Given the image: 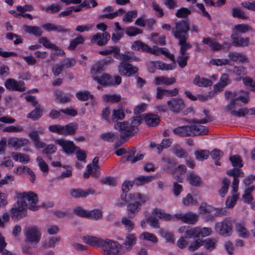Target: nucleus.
Wrapping results in <instances>:
<instances>
[{"label": "nucleus", "mask_w": 255, "mask_h": 255, "mask_svg": "<svg viewBox=\"0 0 255 255\" xmlns=\"http://www.w3.org/2000/svg\"><path fill=\"white\" fill-rule=\"evenodd\" d=\"M110 38V35L105 31L103 33H98L92 36L91 38L92 42H94L99 46H103L105 45Z\"/></svg>", "instance_id": "nucleus-16"}, {"label": "nucleus", "mask_w": 255, "mask_h": 255, "mask_svg": "<svg viewBox=\"0 0 255 255\" xmlns=\"http://www.w3.org/2000/svg\"><path fill=\"white\" fill-rule=\"evenodd\" d=\"M144 119L147 125L154 127L158 125L159 117L153 114H148L145 116Z\"/></svg>", "instance_id": "nucleus-28"}, {"label": "nucleus", "mask_w": 255, "mask_h": 255, "mask_svg": "<svg viewBox=\"0 0 255 255\" xmlns=\"http://www.w3.org/2000/svg\"><path fill=\"white\" fill-rule=\"evenodd\" d=\"M210 63L215 66L230 65V61L227 59H212Z\"/></svg>", "instance_id": "nucleus-55"}, {"label": "nucleus", "mask_w": 255, "mask_h": 255, "mask_svg": "<svg viewBox=\"0 0 255 255\" xmlns=\"http://www.w3.org/2000/svg\"><path fill=\"white\" fill-rule=\"evenodd\" d=\"M193 83L194 84L199 87L202 86L205 87L211 86L213 84L211 80L205 78H201L199 75H196L195 77Z\"/></svg>", "instance_id": "nucleus-25"}, {"label": "nucleus", "mask_w": 255, "mask_h": 255, "mask_svg": "<svg viewBox=\"0 0 255 255\" xmlns=\"http://www.w3.org/2000/svg\"><path fill=\"white\" fill-rule=\"evenodd\" d=\"M59 241V238H49L48 240H46L42 243V246L44 248L47 249L53 248L55 246V243Z\"/></svg>", "instance_id": "nucleus-60"}, {"label": "nucleus", "mask_w": 255, "mask_h": 255, "mask_svg": "<svg viewBox=\"0 0 255 255\" xmlns=\"http://www.w3.org/2000/svg\"><path fill=\"white\" fill-rule=\"evenodd\" d=\"M225 95L228 100L231 99L230 103L225 108L226 111H231V115L239 117L245 116L249 113V110L246 108L240 109L238 111L234 110L248 103L249 95L248 92L244 91H228L225 92Z\"/></svg>", "instance_id": "nucleus-2"}, {"label": "nucleus", "mask_w": 255, "mask_h": 255, "mask_svg": "<svg viewBox=\"0 0 255 255\" xmlns=\"http://www.w3.org/2000/svg\"><path fill=\"white\" fill-rule=\"evenodd\" d=\"M56 143L60 145L67 154H72L78 148V147L75 146L71 141L61 139L56 140Z\"/></svg>", "instance_id": "nucleus-15"}, {"label": "nucleus", "mask_w": 255, "mask_h": 255, "mask_svg": "<svg viewBox=\"0 0 255 255\" xmlns=\"http://www.w3.org/2000/svg\"><path fill=\"white\" fill-rule=\"evenodd\" d=\"M227 174L233 178H238L239 177H244V173L241 169L237 167H234L233 169L228 170Z\"/></svg>", "instance_id": "nucleus-45"}, {"label": "nucleus", "mask_w": 255, "mask_h": 255, "mask_svg": "<svg viewBox=\"0 0 255 255\" xmlns=\"http://www.w3.org/2000/svg\"><path fill=\"white\" fill-rule=\"evenodd\" d=\"M153 179L152 176H139L134 180V183L137 186H140L151 181Z\"/></svg>", "instance_id": "nucleus-33"}, {"label": "nucleus", "mask_w": 255, "mask_h": 255, "mask_svg": "<svg viewBox=\"0 0 255 255\" xmlns=\"http://www.w3.org/2000/svg\"><path fill=\"white\" fill-rule=\"evenodd\" d=\"M100 138L107 142H112L118 139V135L112 132H107L100 136Z\"/></svg>", "instance_id": "nucleus-30"}, {"label": "nucleus", "mask_w": 255, "mask_h": 255, "mask_svg": "<svg viewBox=\"0 0 255 255\" xmlns=\"http://www.w3.org/2000/svg\"><path fill=\"white\" fill-rule=\"evenodd\" d=\"M187 178L189 183L192 186H199L201 184V178L193 172H191L188 174Z\"/></svg>", "instance_id": "nucleus-32"}, {"label": "nucleus", "mask_w": 255, "mask_h": 255, "mask_svg": "<svg viewBox=\"0 0 255 255\" xmlns=\"http://www.w3.org/2000/svg\"><path fill=\"white\" fill-rule=\"evenodd\" d=\"M191 11L185 7H182L177 10L175 15L179 18H183L190 14Z\"/></svg>", "instance_id": "nucleus-58"}, {"label": "nucleus", "mask_w": 255, "mask_h": 255, "mask_svg": "<svg viewBox=\"0 0 255 255\" xmlns=\"http://www.w3.org/2000/svg\"><path fill=\"white\" fill-rule=\"evenodd\" d=\"M222 187L219 191L220 195L223 197L226 194L228 191V188L230 184V181L229 179L224 178L222 180Z\"/></svg>", "instance_id": "nucleus-43"}, {"label": "nucleus", "mask_w": 255, "mask_h": 255, "mask_svg": "<svg viewBox=\"0 0 255 255\" xmlns=\"http://www.w3.org/2000/svg\"><path fill=\"white\" fill-rule=\"evenodd\" d=\"M139 238L152 243H157L158 241L157 238L154 235L146 232L142 233Z\"/></svg>", "instance_id": "nucleus-52"}, {"label": "nucleus", "mask_w": 255, "mask_h": 255, "mask_svg": "<svg viewBox=\"0 0 255 255\" xmlns=\"http://www.w3.org/2000/svg\"><path fill=\"white\" fill-rule=\"evenodd\" d=\"M200 236V233L197 228H192L186 230L185 233V238L189 239L193 237L199 238Z\"/></svg>", "instance_id": "nucleus-47"}, {"label": "nucleus", "mask_w": 255, "mask_h": 255, "mask_svg": "<svg viewBox=\"0 0 255 255\" xmlns=\"http://www.w3.org/2000/svg\"><path fill=\"white\" fill-rule=\"evenodd\" d=\"M187 40V38H183V39L179 40V44L180 46V55H185L186 50L192 47V45L186 42Z\"/></svg>", "instance_id": "nucleus-38"}, {"label": "nucleus", "mask_w": 255, "mask_h": 255, "mask_svg": "<svg viewBox=\"0 0 255 255\" xmlns=\"http://www.w3.org/2000/svg\"><path fill=\"white\" fill-rule=\"evenodd\" d=\"M24 235L25 243L31 245H36L40 241L41 233L39 229L36 226H29L25 228Z\"/></svg>", "instance_id": "nucleus-5"}, {"label": "nucleus", "mask_w": 255, "mask_h": 255, "mask_svg": "<svg viewBox=\"0 0 255 255\" xmlns=\"http://www.w3.org/2000/svg\"><path fill=\"white\" fill-rule=\"evenodd\" d=\"M84 39L82 36H78L71 41L68 48L69 50H73L79 44H82L84 42Z\"/></svg>", "instance_id": "nucleus-49"}, {"label": "nucleus", "mask_w": 255, "mask_h": 255, "mask_svg": "<svg viewBox=\"0 0 255 255\" xmlns=\"http://www.w3.org/2000/svg\"><path fill=\"white\" fill-rule=\"evenodd\" d=\"M110 77L109 75L104 74L100 77H95L94 79L97 81L99 84L103 85H106L110 83Z\"/></svg>", "instance_id": "nucleus-48"}, {"label": "nucleus", "mask_w": 255, "mask_h": 255, "mask_svg": "<svg viewBox=\"0 0 255 255\" xmlns=\"http://www.w3.org/2000/svg\"><path fill=\"white\" fill-rule=\"evenodd\" d=\"M122 224L124 225L125 229L128 232H130L134 228V223L128 218L126 217L122 218L121 220Z\"/></svg>", "instance_id": "nucleus-50"}, {"label": "nucleus", "mask_w": 255, "mask_h": 255, "mask_svg": "<svg viewBox=\"0 0 255 255\" xmlns=\"http://www.w3.org/2000/svg\"><path fill=\"white\" fill-rule=\"evenodd\" d=\"M38 42L47 48H51L55 50H59L58 47L55 44L50 43L46 37H41L39 39Z\"/></svg>", "instance_id": "nucleus-39"}, {"label": "nucleus", "mask_w": 255, "mask_h": 255, "mask_svg": "<svg viewBox=\"0 0 255 255\" xmlns=\"http://www.w3.org/2000/svg\"><path fill=\"white\" fill-rule=\"evenodd\" d=\"M24 83L22 81H16L14 79L8 78L4 82L5 88L8 90L23 92L25 91Z\"/></svg>", "instance_id": "nucleus-13"}, {"label": "nucleus", "mask_w": 255, "mask_h": 255, "mask_svg": "<svg viewBox=\"0 0 255 255\" xmlns=\"http://www.w3.org/2000/svg\"><path fill=\"white\" fill-rule=\"evenodd\" d=\"M64 127V130L63 134L65 135H69V134H74L75 133L76 130V125L73 126L72 125H67Z\"/></svg>", "instance_id": "nucleus-62"}, {"label": "nucleus", "mask_w": 255, "mask_h": 255, "mask_svg": "<svg viewBox=\"0 0 255 255\" xmlns=\"http://www.w3.org/2000/svg\"><path fill=\"white\" fill-rule=\"evenodd\" d=\"M102 248L104 251V255H112L119 254L122 246L117 242L106 239L104 240Z\"/></svg>", "instance_id": "nucleus-7"}, {"label": "nucleus", "mask_w": 255, "mask_h": 255, "mask_svg": "<svg viewBox=\"0 0 255 255\" xmlns=\"http://www.w3.org/2000/svg\"><path fill=\"white\" fill-rule=\"evenodd\" d=\"M154 50L155 49V54L157 52H160L165 55L167 57L169 58L171 61H174L175 58L173 54H170L168 52L167 49L166 48H158L156 46H153Z\"/></svg>", "instance_id": "nucleus-46"}, {"label": "nucleus", "mask_w": 255, "mask_h": 255, "mask_svg": "<svg viewBox=\"0 0 255 255\" xmlns=\"http://www.w3.org/2000/svg\"><path fill=\"white\" fill-rule=\"evenodd\" d=\"M131 47L134 50L139 51L141 49L143 52L155 54V49L154 50L153 47L151 48L147 44L139 40L134 41L132 44Z\"/></svg>", "instance_id": "nucleus-18"}, {"label": "nucleus", "mask_w": 255, "mask_h": 255, "mask_svg": "<svg viewBox=\"0 0 255 255\" xmlns=\"http://www.w3.org/2000/svg\"><path fill=\"white\" fill-rule=\"evenodd\" d=\"M238 199V195L235 193L232 196L229 197L226 202V206L228 208H232L234 206L236 202Z\"/></svg>", "instance_id": "nucleus-63"}, {"label": "nucleus", "mask_w": 255, "mask_h": 255, "mask_svg": "<svg viewBox=\"0 0 255 255\" xmlns=\"http://www.w3.org/2000/svg\"><path fill=\"white\" fill-rule=\"evenodd\" d=\"M175 81V78H168L165 76L156 77L155 78V84L157 85L160 84L170 85L174 84Z\"/></svg>", "instance_id": "nucleus-27"}, {"label": "nucleus", "mask_w": 255, "mask_h": 255, "mask_svg": "<svg viewBox=\"0 0 255 255\" xmlns=\"http://www.w3.org/2000/svg\"><path fill=\"white\" fill-rule=\"evenodd\" d=\"M177 180H178V181L173 182L172 189L173 194L176 197L178 196L183 191L182 186L179 183V182H182V179L178 176Z\"/></svg>", "instance_id": "nucleus-35"}, {"label": "nucleus", "mask_w": 255, "mask_h": 255, "mask_svg": "<svg viewBox=\"0 0 255 255\" xmlns=\"http://www.w3.org/2000/svg\"><path fill=\"white\" fill-rule=\"evenodd\" d=\"M136 241V237L134 234H128L126 236L123 246L124 248H126L127 250H130L132 247L135 244Z\"/></svg>", "instance_id": "nucleus-26"}, {"label": "nucleus", "mask_w": 255, "mask_h": 255, "mask_svg": "<svg viewBox=\"0 0 255 255\" xmlns=\"http://www.w3.org/2000/svg\"><path fill=\"white\" fill-rule=\"evenodd\" d=\"M137 15V11L136 10L128 11L124 16L123 21L125 22H131L133 17Z\"/></svg>", "instance_id": "nucleus-64"}, {"label": "nucleus", "mask_w": 255, "mask_h": 255, "mask_svg": "<svg viewBox=\"0 0 255 255\" xmlns=\"http://www.w3.org/2000/svg\"><path fill=\"white\" fill-rule=\"evenodd\" d=\"M252 27L246 24H240L235 26L234 33H237L240 35V33H245L249 30H251Z\"/></svg>", "instance_id": "nucleus-41"}, {"label": "nucleus", "mask_w": 255, "mask_h": 255, "mask_svg": "<svg viewBox=\"0 0 255 255\" xmlns=\"http://www.w3.org/2000/svg\"><path fill=\"white\" fill-rule=\"evenodd\" d=\"M161 161L165 163V165L168 169L172 168L177 164V162L174 159L165 155H163L162 157Z\"/></svg>", "instance_id": "nucleus-40"}, {"label": "nucleus", "mask_w": 255, "mask_h": 255, "mask_svg": "<svg viewBox=\"0 0 255 255\" xmlns=\"http://www.w3.org/2000/svg\"><path fill=\"white\" fill-rule=\"evenodd\" d=\"M95 190L92 188H89L87 190H83L82 189H72L70 191V195L75 198H84L86 197L89 195H93L95 193Z\"/></svg>", "instance_id": "nucleus-17"}, {"label": "nucleus", "mask_w": 255, "mask_h": 255, "mask_svg": "<svg viewBox=\"0 0 255 255\" xmlns=\"http://www.w3.org/2000/svg\"><path fill=\"white\" fill-rule=\"evenodd\" d=\"M231 37L233 40V44L236 46H247L249 44L250 38L249 37H241L240 35H238L237 33H234Z\"/></svg>", "instance_id": "nucleus-19"}, {"label": "nucleus", "mask_w": 255, "mask_h": 255, "mask_svg": "<svg viewBox=\"0 0 255 255\" xmlns=\"http://www.w3.org/2000/svg\"><path fill=\"white\" fill-rule=\"evenodd\" d=\"M27 208V204L25 202L22 201L18 199L16 205L11 209V214L12 218L20 219L26 216L25 211Z\"/></svg>", "instance_id": "nucleus-9"}, {"label": "nucleus", "mask_w": 255, "mask_h": 255, "mask_svg": "<svg viewBox=\"0 0 255 255\" xmlns=\"http://www.w3.org/2000/svg\"><path fill=\"white\" fill-rule=\"evenodd\" d=\"M182 203L184 205L186 206H188L190 204L195 206L197 205V201L194 200L192 195H191L190 194H188L185 198H183Z\"/></svg>", "instance_id": "nucleus-61"}, {"label": "nucleus", "mask_w": 255, "mask_h": 255, "mask_svg": "<svg viewBox=\"0 0 255 255\" xmlns=\"http://www.w3.org/2000/svg\"><path fill=\"white\" fill-rule=\"evenodd\" d=\"M198 216L195 213L189 212L185 214L184 223L194 224L198 220Z\"/></svg>", "instance_id": "nucleus-37"}, {"label": "nucleus", "mask_w": 255, "mask_h": 255, "mask_svg": "<svg viewBox=\"0 0 255 255\" xmlns=\"http://www.w3.org/2000/svg\"><path fill=\"white\" fill-rule=\"evenodd\" d=\"M142 32V30L135 27H128L125 29V33L129 36H134Z\"/></svg>", "instance_id": "nucleus-56"}, {"label": "nucleus", "mask_w": 255, "mask_h": 255, "mask_svg": "<svg viewBox=\"0 0 255 255\" xmlns=\"http://www.w3.org/2000/svg\"><path fill=\"white\" fill-rule=\"evenodd\" d=\"M115 57L121 61V62H125L126 63H128L132 60L135 61H138L139 60L138 57L134 56L133 52L129 51L125 52L124 54H119L117 56H115Z\"/></svg>", "instance_id": "nucleus-21"}, {"label": "nucleus", "mask_w": 255, "mask_h": 255, "mask_svg": "<svg viewBox=\"0 0 255 255\" xmlns=\"http://www.w3.org/2000/svg\"><path fill=\"white\" fill-rule=\"evenodd\" d=\"M114 128L120 132V137L123 142H125L130 137L136 134L133 126H130L129 122H118L114 125Z\"/></svg>", "instance_id": "nucleus-3"}, {"label": "nucleus", "mask_w": 255, "mask_h": 255, "mask_svg": "<svg viewBox=\"0 0 255 255\" xmlns=\"http://www.w3.org/2000/svg\"><path fill=\"white\" fill-rule=\"evenodd\" d=\"M118 69L120 74L128 77L136 74L138 70L136 67L125 62H120Z\"/></svg>", "instance_id": "nucleus-11"}, {"label": "nucleus", "mask_w": 255, "mask_h": 255, "mask_svg": "<svg viewBox=\"0 0 255 255\" xmlns=\"http://www.w3.org/2000/svg\"><path fill=\"white\" fill-rule=\"evenodd\" d=\"M140 208L141 203L140 202L135 201L133 203H129L127 206L128 218H134L135 214L140 210Z\"/></svg>", "instance_id": "nucleus-20"}, {"label": "nucleus", "mask_w": 255, "mask_h": 255, "mask_svg": "<svg viewBox=\"0 0 255 255\" xmlns=\"http://www.w3.org/2000/svg\"><path fill=\"white\" fill-rule=\"evenodd\" d=\"M203 113L205 115V118L200 120L195 119L188 120L184 119V121L192 124L175 128L173 129V132L175 134L185 137L200 135L205 133L208 129L205 126H202L201 124H206L211 121L212 120L211 116L208 114V111L207 110H204Z\"/></svg>", "instance_id": "nucleus-1"}, {"label": "nucleus", "mask_w": 255, "mask_h": 255, "mask_svg": "<svg viewBox=\"0 0 255 255\" xmlns=\"http://www.w3.org/2000/svg\"><path fill=\"white\" fill-rule=\"evenodd\" d=\"M229 83V75L227 74H224L222 75L220 79L219 85H216L214 86V90L216 91H219L220 89L218 88L219 86L221 88L225 87Z\"/></svg>", "instance_id": "nucleus-53"}, {"label": "nucleus", "mask_w": 255, "mask_h": 255, "mask_svg": "<svg viewBox=\"0 0 255 255\" xmlns=\"http://www.w3.org/2000/svg\"><path fill=\"white\" fill-rule=\"evenodd\" d=\"M210 154V152L207 150H199L195 152V156L198 160H203L207 159Z\"/></svg>", "instance_id": "nucleus-51"}, {"label": "nucleus", "mask_w": 255, "mask_h": 255, "mask_svg": "<svg viewBox=\"0 0 255 255\" xmlns=\"http://www.w3.org/2000/svg\"><path fill=\"white\" fill-rule=\"evenodd\" d=\"M229 160L235 167H241L243 166L242 159L239 155H232L229 157Z\"/></svg>", "instance_id": "nucleus-42"}, {"label": "nucleus", "mask_w": 255, "mask_h": 255, "mask_svg": "<svg viewBox=\"0 0 255 255\" xmlns=\"http://www.w3.org/2000/svg\"><path fill=\"white\" fill-rule=\"evenodd\" d=\"M29 141L27 138H18L16 137H10L7 140V144L9 146H11L15 150L27 145Z\"/></svg>", "instance_id": "nucleus-14"}, {"label": "nucleus", "mask_w": 255, "mask_h": 255, "mask_svg": "<svg viewBox=\"0 0 255 255\" xmlns=\"http://www.w3.org/2000/svg\"><path fill=\"white\" fill-rule=\"evenodd\" d=\"M76 97L81 101H87L89 99H93L94 96L90 95L89 91L79 92L76 94Z\"/></svg>", "instance_id": "nucleus-54"}, {"label": "nucleus", "mask_w": 255, "mask_h": 255, "mask_svg": "<svg viewBox=\"0 0 255 255\" xmlns=\"http://www.w3.org/2000/svg\"><path fill=\"white\" fill-rule=\"evenodd\" d=\"M212 158L214 160L215 164L221 165L220 162L219 161L220 158L224 155V152L218 149H214L211 153H210Z\"/></svg>", "instance_id": "nucleus-34"}, {"label": "nucleus", "mask_w": 255, "mask_h": 255, "mask_svg": "<svg viewBox=\"0 0 255 255\" xmlns=\"http://www.w3.org/2000/svg\"><path fill=\"white\" fill-rule=\"evenodd\" d=\"M199 209L200 214H208L212 212L214 210V208L209 205H208L206 202H202L201 204Z\"/></svg>", "instance_id": "nucleus-44"}, {"label": "nucleus", "mask_w": 255, "mask_h": 255, "mask_svg": "<svg viewBox=\"0 0 255 255\" xmlns=\"http://www.w3.org/2000/svg\"><path fill=\"white\" fill-rule=\"evenodd\" d=\"M232 15L233 17L242 19H246L248 18L246 12L239 7H234L232 8Z\"/></svg>", "instance_id": "nucleus-29"}, {"label": "nucleus", "mask_w": 255, "mask_h": 255, "mask_svg": "<svg viewBox=\"0 0 255 255\" xmlns=\"http://www.w3.org/2000/svg\"><path fill=\"white\" fill-rule=\"evenodd\" d=\"M232 223L231 220L228 218L222 222L216 224L215 230L221 235L227 237L231 235L232 232Z\"/></svg>", "instance_id": "nucleus-8"}, {"label": "nucleus", "mask_w": 255, "mask_h": 255, "mask_svg": "<svg viewBox=\"0 0 255 255\" xmlns=\"http://www.w3.org/2000/svg\"><path fill=\"white\" fill-rule=\"evenodd\" d=\"M153 216H157L159 218H162L165 220H170L172 218L170 214L164 213L162 210L158 208H155L152 212Z\"/></svg>", "instance_id": "nucleus-36"}, {"label": "nucleus", "mask_w": 255, "mask_h": 255, "mask_svg": "<svg viewBox=\"0 0 255 255\" xmlns=\"http://www.w3.org/2000/svg\"><path fill=\"white\" fill-rule=\"evenodd\" d=\"M175 26L172 29V33L179 40L188 38L187 32L190 29L189 20H181L175 22Z\"/></svg>", "instance_id": "nucleus-4"}, {"label": "nucleus", "mask_w": 255, "mask_h": 255, "mask_svg": "<svg viewBox=\"0 0 255 255\" xmlns=\"http://www.w3.org/2000/svg\"><path fill=\"white\" fill-rule=\"evenodd\" d=\"M235 228L237 232L239 234L240 236L243 238H246L248 236L247 231L245 227L241 224L237 223L235 225Z\"/></svg>", "instance_id": "nucleus-59"}, {"label": "nucleus", "mask_w": 255, "mask_h": 255, "mask_svg": "<svg viewBox=\"0 0 255 255\" xmlns=\"http://www.w3.org/2000/svg\"><path fill=\"white\" fill-rule=\"evenodd\" d=\"M83 240L85 243L91 246L102 248L105 240L96 237L87 236L83 238Z\"/></svg>", "instance_id": "nucleus-22"}, {"label": "nucleus", "mask_w": 255, "mask_h": 255, "mask_svg": "<svg viewBox=\"0 0 255 255\" xmlns=\"http://www.w3.org/2000/svg\"><path fill=\"white\" fill-rule=\"evenodd\" d=\"M17 198L19 200L26 202L27 200L29 204V209L31 211L38 210V207L35 204L38 201L37 195L33 192L18 193L16 194Z\"/></svg>", "instance_id": "nucleus-6"}, {"label": "nucleus", "mask_w": 255, "mask_h": 255, "mask_svg": "<svg viewBox=\"0 0 255 255\" xmlns=\"http://www.w3.org/2000/svg\"><path fill=\"white\" fill-rule=\"evenodd\" d=\"M22 28L26 33L32 34L36 37H40L43 33V31L41 28L37 26L23 25Z\"/></svg>", "instance_id": "nucleus-23"}, {"label": "nucleus", "mask_w": 255, "mask_h": 255, "mask_svg": "<svg viewBox=\"0 0 255 255\" xmlns=\"http://www.w3.org/2000/svg\"><path fill=\"white\" fill-rule=\"evenodd\" d=\"M228 57L231 60L235 62L239 61L241 63H247L249 62L247 56L241 53L236 52H230L228 54Z\"/></svg>", "instance_id": "nucleus-24"}, {"label": "nucleus", "mask_w": 255, "mask_h": 255, "mask_svg": "<svg viewBox=\"0 0 255 255\" xmlns=\"http://www.w3.org/2000/svg\"><path fill=\"white\" fill-rule=\"evenodd\" d=\"M103 98L106 102L117 103L120 101L121 97L120 95L113 94L105 95Z\"/></svg>", "instance_id": "nucleus-57"}, {"label": "nucleus", "mask_w": 255, "mask_h": 255, "mask_svg": "<svg viewBox=\"0 0 255 255\" xmlns=\"http://www.w3.org/2000/svg\"><path fill=\"white\" fill-rule=\"evenodd\" d=\"M118 69L120 74L128 77L136 74L138 70L136 67L125 62H120Z\"/></svg>", "instance_id": "nucleus-10"}, {"label": "nucleus", "mask_w": 255, "mask_h": 255, "mask_svg": "<svg viewBox=\"0 0 255 255\" xmlns=\"http://www.w3.org/2000/svg\"><path fill=\"white\" fill-rule=\"evenodd\" d=\"M169 110L173 113H178L185 108V104L181 99L172 98L167 102Z\"/></svg>", "instance_id": "nucleus-12"}, {"label": "nucleus", "mask_w": 255, "mask_h": 255, "mask_svg": "<svg viewBox=\"0 0 255 255\" xmlns=\"http://www.w3.org/2000/svg\"><path fill=\"white\" fill-rule=\"evenodd\" d=\"M42 109L39 106H38L27 115V118L33 121H36L42 116Z\"/></svg>", "instance_id": "nucleus-31"}]
</instances>
